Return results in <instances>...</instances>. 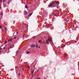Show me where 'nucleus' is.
Listing matches in <instances>:
<instances>
[{"mask_svg":"<svg viewBox=\"0 0 79 79\" xmlns=\"http://www.w3.org/2000/svg\"><path fill=\"white\" fill-rule=\"evenodd\" d=\"M31 47H32V48H34V47H35V45L34 44L31 45Z\"/></svg>","mask_w":79,"mask_h":79,"instance_id":"nucleus-3","label":"nucleus"},{"mask_svg":"<svg viewBox=\"0 0 79 79\" xmlns=\"http://www.w3.org/2000/svg\"><path fill=\"white\" fill-rule=\"evenodd\" d=\"M46 43L48 44H49V41L48 40H46Z\"/></svg>","mask_w":79,"mask_h":79,"instance_id":"nucleus-9","label":"nucleus"},{"mask_svg":"<svg viewBox=\"0 0 79 79\" xmlns=\"http://www.w3.org/2000/svg\"><path fill=\"white\" fill-rule=\"evenodd\" d=\"M59 4H60V2H59L58 1H53L48 6L49 8H50L52 6H57Z\"/></svg>","mask_w":79,"mask_h":79,"instance_id":"nucleus-1","label":"nucleus"},{"mask_svg":"<svg viewBox=\"0 0 79 79\" xmlns=\"http://www.w3.org/2000/svg\"><path fill=\"white\" fill-rule=\"evenodd\" d=\"M3 49H5V47H4V48H3Z\"/></svg>","mask_w":79,"mask_h":79,"instance_id":"nucleus-31","label":"nucleus"},{"mask_svg":"<svg viewBox=\"0 0 79 79\" xmlns=\"http://www.w3.org/2000/svg\"><path fill=\"white\" fill-rule=\"evenodd\" d=\"M12 40H12V39H10L9 40H8V42H9V41H12Z\"/></svg>","mask_w":79,"mask_h":79,"instance_id":"nucleus-11","label":"nucleus"},{"mask_svg":"<svg viewBox=\"0 0 79 79\" xmlns=\"http://www.w3.org/2000/svg\"><path fill=\"white\" fill-rule=\"evenodd\" d=\"M35 45L36 47H37V48H38V45H37V44L36 43L35 44Z\"/></svg>","mask_w":79,"mask_h":79,"instance_id":"nucleus-16","label":"nucleus"},{"mask_svg":"<svg viewBox=\"0 0 79 79\" xmlns=\"http://www.w3.org/2000/svg\"><path fill=\"white\" fill-rule=\"evenodd\" d=\"M25 7L26 8H28L29 7H27V5H26Z\"/></svg>","mask_w":79,"mask_h":79,"instance_id":"nucleus-8","label":"nucleus"},{"mask_svg":"<svg viewBox=\"0 0 79 79\" xmlns=\"http://www.w3.org/2000/svg\"><path fill=\"white\" fill-rule=\"evenodd\" d=\"M2 2H3V0H1V3H2Z\"/></svg>","mask_w":79,"mask_h":79,"instance_id":"nucleus-21","label":"nucleus"},{"mask_svg":"<svg viewBox=\"0 0 79 79\" xmlns=\"http://www.w3.org/2000/svg\"><path fill=\"white\" fill-rule=\"evenodd\" d=\"M24 63H27V62H26V63L24 62Z\"/></svg>","mask_w":79,"mask_h":79,"instance_id":"nucleus-33","label":"nucleus"},{"mask_svg":"<svg viewBox=\"0 0 79 79\" xmlns=\"http://www.w3.org/2000/svg\"><path fill=\"white\" fill-rule=\"evenodd\" d=\"M53 16H56V15L55 14H53Z\"/></svg>","mask_w":79,"mask_h":79,"instance_id":"nucleus-20","label":"nucleus"},{"mask_svg":"<svg viewBox=\"0 0 79 79\" xmlns=\"http://www.w3.org/2000/svg\"><path fill=\"white\" fill-rule=\"evenodd\" d=\"M5 31H7V28L6 27L5 28Z\"/></svg>","mask_w":79,"mask_h":79,"instance_id":"nucleus-12","label":"nucleus"},{"mask_svg":"<svg viewBox=\"0 0 79 79\" xmlns=\"http://www.w3.org/2000/svg\"><path fill=\"white\" fill-rule=\"evenodd\" d=\"M64 57H66V56H67V55L66 54H65L64 55Z\"/></svg>","mask_w":79,"mask_h":79,"instance_id":"nucleus-10","label":"nucleus"},{"mask_svg":"<svg viewBox=\"0 0 79 79\" xmlns=\"http://www.w3.org/2000/svg\"><path fill=\"white\" fill-rule=\"evenodd\" d=\"M27 54H29V52H27Z\"/></svg>","mask_w":79,"mask_h":79,"instance_id":"nucleus-19","label":"nucleus"},{"mask_svg":"<svg viewBox=\"0 0 79 79\" xmlns=\"http://www.w3.org/2000/svg\"><path fill=\"white\" fill-rule=\"evenodd\" d=\"M0 50H2V48H1L0 49Z\"/></svg>","mask_w":79,"mask_h":79,"instance_id":"nucleus-30","label":"nucleus"},{"mask_svg":"<svg viewBox=\"0 0 79 79\" xmlns=\"http://www.w3.org/2000/svg\"><path fill=\"white\" fill-rule=\"evenodd\" d=\"M2 32H3V30L2 29Z\"/></svg>","mask_w":79,"mask_h":79,"instance_id":"nucleus-28","label":"nucleus"},{"mask_svg":"<svg viewBox=\"0 0 79 79\" xmlns=\"http://www.w3.org/2000/svg\"><path fill=\"white\" fill-rule=\"evenodd\" d=\"M41 41H42V40H39V43L40 44V43H41Z\"/></svg>","mask_w":79,"mask_h":79,"instance_id":"nucleus-15","label":"nucleus"},{"mask_svg":"<svg viewBox=\"0 0 79 79\" xmlns=\"http://www.w3.org/2000/svg\"><path fill=\"white\" fill-rule=\"evenodd\" d=\"M44 38H45V36H44Z\"/></svg>","mask_w":79,"mask_h":79,"instance_id":"nucleus-34","label":"nucleus"},{"mask_svg":"<svg viewBox=\"0 0 79 79\" xmlns=\"http://www.w3.org/2000/svg\"><path fill=\"white\" fill-rule=\"evenodd\" d=\"M16 53L17 54H18V51H17L16 52Z\"/></svg>","mask_w":79,"mask_h":79,"instance_id":"nucleus-22","label":"nucleus"},{"mask_svg":"<svg viewBox=\"0 0 79 79\" xmlns=\"http://www.w3.org/2000/svg\"><path fill=\"white\" fill-rule=\"evenodd\" d=\"M27 12H25L24 13V15H27Z\"/></svg>","mask_w":79,"mask_h":79,"instance_id":"nucleus-14","label":"nucleus"},{"mask_svg":"<svg viewBox=\"0 0 79 79\" xmlns=\"http://www.w3.org/2000/svg\"><path fill=\"white\" fill-rule=\"evenodd\" d=\"M64 47H65V46H64L62 47V48H64Z\"/></svg>","mask_w":79,"mask_h":79,"instance_id":"nucleus-25","label":"nucleus"},{"mask_svg":"<svg viewBox=\"0 0 79 79\" xmlns=\"http://www.w3.org/2000/svg\"><path fill=\"white\" fill-rule=\"evenodd\" d=\"M48 40L49 41V42H51L52 41V40H50V39H48Z\"/></svg>","mask_w":79,"mask_h":79,"instance_id":"nucleus-6","label":"nucleus"},{"mask_svg":"<svg viewBox=\"0 0 79 79\" xmlns=\"http://www.w3.org/2000/svg\"><path fill=\"white\" fill-rule=\"evenodd\" d=\"M26 66L27 67V68H28L29 69V68H30V67H29V65H28V64H26Z\"/></svg>","mask_w":79,"mask_h":79,"instance_id":"nucleus-4","label":"nucleus"},{"mask_svg":"<svg viewBox=\"0 0 79 79\" xmlns=\"http://www.w3.org/2000/svg\"><path fill=\"white\" fill-rule=\"evenodd\" d=\"M10 2H11L10 1H9V2H8V4H10Z\"/></svg>","mask_w":79,"mask_h":79,"instance_id":"nucleus-18","label":"nucleus"},{"mask_svg":"<svg viewBox=\"0 0 79 79\" xmlns=\"http://www.w3.org/2000/svg\"><path fill=\"white\" fill-rule=\"evenodd\" d=\"M36 79H40V78L39 77L37 78Z\"/></svg>","mask_w":79,"mask_h":79,"instance_id":"nucleus-27","label":"nucleus"},{"mask_svg":"<svg viewBox=\"0 0 79 79\" xmlns=\"http://www.w3.org/2000/svg\"><path fill=\"white\" fill-rule=\"evenodd\" d=\"M14 47V45H11L10 47V48H13Z\"/></svg>","mask_w":79,"mask_h":79,"instance_id":"nucleus-5","label":"nucleus"},{"mask_svg":"<svg viewBox=\"0 0 79 79\" xmlns=\"http://www.w3.org/2000/svg\"><path fill=\"white\" fill-rule=\"evenodd\" d=\"M0 29H2V26L0 25Z\"/></svg>","mask_w":79,"mask_h":79,"instance_id":"nucleus-23","label":"nucleus"},{"mask_svg":"<svg viewBox=\"0 0 79 79\" xmlns=\"http://www.w3.org/2000/svg\"><path fill=\"white\" fill-rule=\"evenodd\" d=\"M5 0H3V3H4V2H5Z\"/></svg>","mask_w":79,"mask_h":79,"instance_id":"nucleus-26","label":"nucleus"},{"mask_svg":"<svg viewBox=\"0 0 79 79\" xmlns=\"http://www.w3.org/2000/svg\"><path fill=\"white\" fill-rule=\"evenodd\" d=\"M34 72V69L31 70V73H33Z\"/></svg>","mask_w":79,"mask_h":79,"instance_id":"nucleus-7","label":"nucleus"},{"mask_svg":"<svg viewBox=\"0 0 79 79\" xmlns=\"http://www.w3.org/2000/svg\"><path fill=\"white\" fill-rule=\"evenodd\" d=\"M18 32H17V34H18Z\"/></svg>","mask_w":79,"mask_h":79,"instance_id":"nucleus-32","label":"nucleus"},{"mask_svg":"<svg viewBox=\"0 0 79 79\" xmlns=\"http://www.w3.org/2000/svg\"><path fill=\"white\" fill-rule=\"evenodd\" d=\"M38 48H40V47H38Z\"/></svg>","mask_w":79,"mask_h":79,"instance_id":"nucleus-36","label":"nucleus"},{"mask_svg":"<svg viewBox=\"0 0 79 79\" xmlns=\"http://www.w3.org/2000/svg\"><path fill=\"white\" fill-rule=\"evenodd\" d=\"M51 26H52V25L48 24L47 26V28H49Z\"/></svg>","mask_w":79,"mask_h":79,"instance_id":"nucleus-2","label":"nucleus"},{"mask_svg":"<svg viewBox=\"0 0 79 79\" xmlns=\"http://www.w3.org/2000/svg\"><path fill=\"white\" fill-rule=\"evenodd\" d=\"M20 76V73H19V76Z\"/></svg>","mask_w":79,"mask_h":79,"instance_id":"nucleus-24","label":"nucleus"},{"mask_svg":"<svg viewBox=\"0 0 79 79\" xmlns=\"http://www.w3.org/2000/svg\"><path fill=\"white\" fill-rule=\"evenodd\" d=\"M5 44H7V41H5Z\"/></svg>","mask_w":79,"mask_h":79,"instance_id":"nucleus-17","label":"nucleus"},{"mask_svg":"<svg viewBox=\"0 0 79 79\" xmlns=\"http://www.w3.org/2000/svg\"><path fill=\"white\" fill-rule=\"evenodd\" d=\"M15 33H14L13 34H15Z\"/></svg>","mask_w":79,"mask_h":79,"instance_id":"nucleus-37","label":"nucleus"},{"mask_svg":"<svg viewBox=\"0 0 79 79\" xmlns=\"http://www.w3.org/2000/svg\"><path fill=\"white\" fill-rule=\"evenodd\" d=\"M16 37H14V39H16Z\"/></svg>","mask_w":79,"mask_h":79,"instance_id":"nucleus-29","label":"nucleus"},{"mask_svg":"<svg viewBox=\"0 0 79 79\" xmlns=\"http://www.w3.org/2000/svg\"><path fill=\"white\" fill-rule=\"evenodd\" d=\"M37 72H39V70L37 71Z\"/></svg>","mask_w":79,"mask_h":79,"instance_id":"nucleus-35","label":"nucleus"},{"mask_svg":"<svg viewBox=\"0 0 79 79\" xmlns=\"http://www.w3.org/2000/svg\"><path fill=\"white\" fill-rule=\"evenodd\" d=\"M32 15V13H31V14H30L29 15V16H31V15Z\"/></svg>","mask_w":79,"mask_h":79,"instance_id":"nucleus-13","label":"nucleus"}]
</instances>
